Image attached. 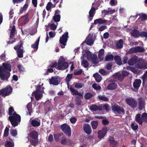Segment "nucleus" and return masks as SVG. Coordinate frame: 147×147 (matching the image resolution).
I'll return each mask as SVG.
<instances>
[{
	"label": "nucleus",
	"mask_w": 147,
	"mask_h": 147,
	"mask_svg": "<svg viewBox=\"0 0 147 147\" xmlns=\"http://www.w3.org/2000/svg\"><path fill=\"white\" fill-rule=\"evenodd\" d=\"M83 129L84 132L87 134H89L91 133V129L90 125L87 124H84Z\"/></svg>",
	"instance_id": "obj_24"
},
{
	"label": "nucleus",
	"mask_w": 147,
	"mask_h": 147,
	"mask_svg": "<svg viewBox=\"0 0 147 147\" xmlns=\"http://www.w3.org/2000/svg\"><path fill=\"white\" fill-rule=\"evenodd\" d=\"M142 120L143 122L147 123V113H144L142 114L141 115Z\"/></svg>",
	"instance_id": "obj_41"
},
{
	"label": "nucleus",
	"mask_w": 147,
	"mask_h": 147,
	"mask_svg": "<svg viewBox=\"0 0 147 147\" xmlns=\"http://www.w3.org/2000/svg\"><path fill=\"white\" fill-rule=\"evenodd\" d=\"M114 59L115 61L117 62V63L119 65H121L122 64L121 59L118 56H116L115 57Z\"/></svg>",
	"instance_id": "obj_38"
},
{
	"label": "nucleus",
	"mask_w": 147,
	"mask_h": 147,
	"mask_svg": "<svg viewBox=\"0 0 147 147\" xmlns=\"http://www.w3.org/2000/svg\"><path fill=\"white\" fill-rule=\"evenodd\" d=\"M141 83V81L140 79L136 80L133 84L134 87L137 89H138L140 87Z\"/></svg>",
	"instance_id": "obj_29"
},
{
	"label": "nucleus",
	"mask_w": 147,
	"mask_h": 147,
	"mask_svg": "<svg viewBox=\"0 0 147 147\" xmlns=\"http://www.w3.org/2000/svg\"><path fill=\"white\" fill-rule=\"evenodd\" d=\"M112 110L115 113H117L119 114H124L125 113L124 110L120 107L116 105L112 106Z\"/></svg>",
	"instance_id": "obj_13"
},
{
	"label": "nucleus",
	"mask_w": 147,
	"mask_h": 147,
	"mask_svg": "<svg viewBox=\"0 0 147 147\" xmlns=\"http://www.w3.org/2000/svg\"><path fill=\"white\" fill-rule=\"evenodd\" d=\"M16 30L15 26H13L12 27H10V40L9 42V44H12L13 42H15V41H13V37L14 35V34Z\"/></svg>",
	"instance_id": "obj_19"
},
{
	"label": "nucleus",
	"mask_w": 147,
	"mask_h": 147,
	"mask_svg": "<svg viewBox=\"0 0 147 147\" xmlns=\"http://www.w3.org/2000/svg\"><path fill=\"white\" fill-rule=\"evenodd\" d=\"M11 70V66L10 64L3 63L0 67V79L2 80H7L9 78Z\"/></svg>",
	"instance_id": "obj_2"
},
{
	"label": "nucleus",
	"mask_w": 147,
	"mask_h": 147,
	"mask_svg": "<svg viewBox=\"0 0 147 147\" xmlns=\"http://www.w3.org/2000/svg\"><path fill=\"white\" fill-rule=\"evenodd\" d=\"M140 18L136 21L137 23L139 24L141 23V21H143L147 19V15L144 13H141L139 15Z\"/></svg>",
	"instance_id": "obj_21"
},
{
	"label": "nucleus",
	"mask_w": 147,
	"mask_h": 147,
	"mask_svg": "<svg viewBox=\"0 0 147 147\" xmlns=\"http://www.w3.org/2000/svg\"><path fill=\"white\" fill-rule=\"evenodd\" d=\"M50 26L51 28L53 30L57 28V26L53 24H50Z\"/></svg>",
	"instance_id": "obj_63"
},
{
	"label": "nucleus",
	"mask_w": 147,
	"mask_h": 147,
	"mask_svg": "<svg viewBox=\"0 0 147 147\" xmlns=\"http://www.w3.org/2000/svg\"><path fill=\"white\" fill-rule=\"evenodd\" d=\"M72 74H68L66 77L65 81L67 82L68 88L70 90L73 94L78 95L82 97V94H81L79 93L78 91L72 88L71 86H69L68 82L71 80V79L72 78Z\"/></svg>",
	"instance_id": "obj_6"
},
{
	"label": "nucleus",
	"mask_w": 147,
	"mask_h": 147,
	"mask_svg": "<svg viewBox=\"0 0 147 147\" xmlns=\"http://www.w3.org/2000/svg\"><path fill=\"white\" fill-rule=\"evenodd\" d=\"M55 5H53L52 3L51 2H49L46 6V8L47 10L49 11L51 10L52 7H54Z\"/></svg>",
	"instance_id": "obj_42"
},
{
	"label": "nucleus",
	"mask_w": 147,
	"mask_h": 147,
	"mask_svg": "<svg viewBox=\"0 0 147 147\" xmlns=\"http://www.w3.org/2000/svg\"><path fill=\"white\" fill-rule=\"evenodd\" d=\"M144 102L143 101L140 102L139 103V108L140 109L142 110L144 107Z\"/></svg>",
	"instance_id": "obj_53"
},
{
	"label": "nucleus",
	"mask_w": 147,
	"mask_h": 147,
	"mask_svg": "<svg viewBox=\"0 0 147 147\" xmlns=\"http://www.w3.org/2000/svg\"><path fill=\"white\" fill-rule=\"evenodd\" d=\"M128 75L127 72L123 71L122 72V75L119 73H117L114 75L116 78H117L120 81L122 80L123 78V76H126Z\"/></svg>",
	"instance_id": "obj_16"
},
{
	"label": "nucleus",
	"mask_w": 147,
	"mask_h": 147,
	"mask_svg": "<svg viewBox=\"0 0 147 147\" xmlns=\"http://www.w3.org/2000/svg\"><path fill=\"white\" fill-rule=\"evenodd\" d=\"M68 66V64L65 62L64 59L61 57L57 64V69L63 70L66 69Z\"/></svg>",
	"instance_id": "obj_8"
},
{
	"label": "nucleus",
	"mask_w": 147,
	"mask_h": 147,
	"mask_svg": "<svg viewBox=\"0 0 147 147\" xmlns=\"http://www.w3.org/2000/svg\"><path fill=\"white\" fill-rule=\"evenodd\" d=\"M128 70H129L134 73H136L137 72L136 69L134 67H131L128 66L127 67Z\"/></svg>",
	"instance_id": "obj_49"
},
{
	"label": "nucleus",
	"mask_w": 147,
	"mask_h": 147,
	"mask_svg": "<svg viewBox=\"0 0 147 147\" xmlns=\"http://www.w3.org/2000/svg\"><path fill=\"white\" fill-rule=\"evenodd\" d=\"M131 127L133 130H136L138 129V126L137 124L133 122L131 124Z\"/></svg>",
	"instance_id": "obj_50"
},
{
	"label": "nucleus",
	"mask_w": 147,
	"mask_h": 147,
	"mask_svg": "<svg viewBox=\"0 0 147 147\" xmlns=\"http://www.w3.org/2000/svg\"><path fill=\"white\" fill-rule=\"evenodd\" d=\"M14 112L13 108L11 107L9 109V115H11L9 117V119L10 121L11 125L14 127L17 126L18 125V122H20L21 117L19 115Z\"/></svg>",
	"instance_id": "obj_3"
},
{
	"label": "nucleus",
	"mask_w": 147,
	"mask_h": 147,
	"mask_svg": "<svg viewBox=\"0 0 147 147\" xmlns=\"http://www.w3.org/2000/svg\"><path fill=\"white\" fill-rule=\"evenodd\" d=\"M142 79H143V83L144 82H145L147 80V71L144 75L142 77Z\"/></svg>",
	"instance_id": "obj_59"
},
{
	"label": "nucleus",
	"mask_w": 147,
	"mask_h": 147,
	"mask_svg": "<svg viewBox=\"0 0 147 147\" xmlns=\"http://www.w3.org/2000/svg\"><path fill=\"white\" fill-rule=\"evenodd\" d=\"M90 109L91 111H94L98 110L101 111L102 108L100 106L98 107L96 105H94L90 107Z\"/></svg>",
	"instance_id": "obj_33"
},
{
	"label": "nucleus",
	"mask_w": 147,
	"mask_h": 147,
	"mask_svg": "<svg viewBox=\"0 0 147 147\" xmlns=\"http://www.w3.org/2000/svg\"><path fill=\"white\" fill-rule=\"evenodd\" d=\"M61 128L67 136H69L71 135V130L69 126L64 124L61 126Z\"/></svg>",
	"instance_id": "obj_10"
},
{
	"label": "nucleus",
	"mask_w": 147,
	"mask_h": 147,
	"mask_svg": "<svg viewBox=\"0 0 147 147\" xmlns=\"http://www.w3.org/2000/svg\"><path fill=\"white\" fill-rule=\"evenodd\" d=\"M9 134V128L6 127L4 131V136L7 137L8 136Z\"/></svg>",
	"instance_id": "obj_55"
},
{
	"label": "nucleus",
	"mask_w": 147,
	"mask_h": 147,
	"mask_svg": "<svg viewBox=\"0 0 147 147\" xmlns=\"http://www.w3.org/2000/svg\"><path fill=\"white\" fill-rule=\"evenodd\" d=\"M107 128L104 127L102 128L101 130L98 131V137L101 139L103 138L107 132Z\"/></svg>",
	"instance_id": "obj_18"
},
{
	"label": "nucleus",
	"mask_w": 147,
	"mask_h": 147,
	"mask_svg": "<svg viewBox=\"0 0 147 147\" xmlns=\"http://www.w3.org/2000/svg\"><path fill=\"white\" fill-rule=\"evenodd\" d=\"M123 43L121 40H120L116 43V46L118 48H121L123 47Z\"/></svg>",
	"instance_id": "obj_40"
},
{
	"label": "nucleus",
	"mask_w": 147,
	"mask_h": 147,
	"mask_svg": "<svg viewBox=\"0 0 147 147\" xmlns=\"http://www.w3.org/2000/svg\"><path fill=\"white\" fill-rule=\"evenodd\" d=\"M74 87L77 88H82L84 85V84L82 83H74Z\"/></svg>",
	"instance_id": "obj_43"
},
{
	"label": "nucleus",
	"mask_w": 147,
	"mask_h": 147,
	"mask_svg": "<svg viewBox=\"0 0 147 147\" xmlns=\"http://www.w3.org/2000/svg\"><path fill=\"white\" fill-rule=\"evenodd\" d=\"M61 143L63 144L69 145L71 144L70 140H67L65 137H63L61 141Z\"/></svg>",
	"instance_id": "obj_34"
},
{
	"label": "nucleus",
	"mask_w": 147,
	"mask_h": 147,
	"mask_svg": "<svg viewBox=\"0 0 147 147\" xmlns=\"http://www.w3.org/2000/svg\"><path fill=\"white\" fill-rule=\"evenodd\" d=\"M104 53V50L102 49L100 50L98 53V57L100 61H102L103 59V56Z\"/></svg>",
	"instance_id": "obj_32"
},
{
	"label": "nucleus",
	"mask_w": 147,
	"mask_h": 147,
	"mask_svg": "<svg viewBox=\"0 0 147 147\" xmlns=\"http://www.w3.org/2000/svg\"><path fill=\"white\" fill-rule=\"evenodd\" d=\"M82 72L81 69H78L74 72V74L75 75H79L81 74Z\"/></svg>",
	"instance_id": "obj_57"
},
{
	"label": "nucleus",
	"mask_w": 147,
	"mask_h": 147,
	"mask_svg": "<svg viewBox=\"0 0 147 147\" xmlns=\"http://www.w3.org/2000/svg\"><path fill=\"white\" fill-rule=\"evenodd\" d=\"M96 9L94 7H92L89 12V22L91 21L94 15Z\"/></svg>",
	"instance_id": "obj_30"
},
{
	"label": "nucleus",
	"mask_w": 147,
	"mask_h": 147,
	"mask_svg": "<svg viewBox=\"0 0 147 147\" xmlns=\"http://www.w3.org/2000/svg\"><path fill=\"white\" fill-rule=\"evenodd\" d=\"M125 101L128 105L133 108H135L137 106V102L133 98H127Z\"/></svg>",
	"instance_id": "obj_15"
},
{
	"label": "nucleus",
	"mask_w": 147,
	"mask_h": 147,
	"mask_svg": "<svg viewBox=\"0 0 147 147\" xmlns=\"http://www.w3.org/2000/svg\"><path fill=\"white\" fill-rule=\"evenodd\" d=\"M115 10L114 9H111L110 10H104L102 11V17H104L106 15H109L113 14L115 12Z\"/></svg>",
	"instance_id": "obj_25"
},
{
	"label": "nucleus",
	"mask_w": 147,
	"mask_h": 147,
	"mask_svg": "<svg viewBox=\"0 0 147 147\" xmlns=\"http://www.w3.org/2000/svg\"><path fill=\"white\" fill-rule=\"evenodd\" d=\"M135 120L136 122L140 125H142L143 122L142 117L140 114L136 115L135 117Z\"/></svg>",
	"instance_id": "obj_31"
},
{
	"label": "nucleus",
	"mask_w": 147,
	"mask_h": 147,
	"mask_svg": "<svg viewBox=\"0 0 147 147\" xmlns=\"http://www.w3.org/2000/svg\"><path fill=\"white\" fill-rule=\"evenodd\" d=\"M91 124L93 129H95L96 128L98 125V121H93L91 122Z\"/></svg>",
	"instance_id": "obj_45"
},
{
	"label": "nucleus",
	"mask_w": 147,
	"mask_h": 147,
	"mask_svg": "<svg viewBox=\"0 0 147 147\" xmlns=\"http://www.w3.org/2000/svg\"><path fill=\"white\" fill-rule=\"evenodd\" d=\"M12 91V89L11 87L10 86H8L0 90V95L5 96L9 95Z\"/></svg>",
	"instance_id": "obj_9"
},
{
	"label": "nucleus",
	"mask_w": 147,
	"mask_h": 147,
	"mask_svg": "<svg viewBox=\"0 0 147 147\" xmlns=\"http://www.w3.org/2000/svg\"><path fill=\"white\" fill-rule=\"evenodd\" d=\"M113 56L111 54L107 55L105 57L106 61H111L113 60Z\"/></svg>",
	"instance_id": "obj_44"
},
{
	"label": "nucleus",
	"mask_w": 147,
	"mask_h": 147,
	"mask_svg": "<svg viewBox=\"0 0 147 147\" xmlns=\"http://www.w3.org/2000/svg\"><path fill=\"white\" fill-rule=\"evenodd\" d=\"M117 87V84L114 82H112L108 86L107 88L109 90H113L116 88Z\"/></svg>",
	"instance_id": "obj_35"
},
{
	"label": "nucleus",
	"mask_w": 147,
	"mask_h": 147,
	"mask_svg": "<svg viewBox=\"0 0 147 147\" xmlns=\"http://www.w3.org/2000/svg\"><path fill=\"white\" fill-rule=\"evenodd\" d=\"M109 141L110 142L112 146H113L116 145L117 144V142L115 141L113 139V138L111 137L109 139Z\"/></svg>",
	"instance_id": "obj_47"
},
{
	"label": "nucleus",
	"mask_w": 147,
	"mask_h": 147,
	"mask_svg": "<svg viewBox=\"0 0 147 147\" xmlns=\"http://www.w3.org/2000/svg\"><path fill=\"white\" fill-rule=\"evenodd\" d=\"M14 144L12 141H7L5 144V147H14Z\"/></svg>",
	"instance_id": "obj_37"
},
{
	"label": "nucleus",
	"mask_w": 147,
	"mask_h": 147,
	"mask_svg": "<svg viewBox=\"0 0 147 147\" xmlns=\"http://www.w3.org/2000/svg\"><path fill=\"white\" fill-rule=\"evenodd\" d=\"M112 65V63H109L107 64L106 68L110 70L111 69Z\"/></svg>",
	"instance_id": "obj_64"
},
{
	"label": "nucleus",
	"mask_w": 147,
	"mask_h": 147,
	"mask_svg": "<svg viewBox=\"0 0 147 147\" xmlns=\"http://www.w3.org/2000/svg\"><path fill=\"white\" fill-rule=\"evenodd\" d=\"M70 120L71 123H74L76 121L77 119L76 117H72L70 118Z\"/></svg>",
	"instance_id": "obj_60"
},
{
	"label": "nucleus",
	"mask_w": 147,
	"mask_h": 147,
	"mask_svg": "<svg viewBox=\"0 0 147 147\" xmlns=\"http://www.w3.org/2000/svg\"><path fill=\"white\" fill-rule=\"evenodd\" d=\"M28 6V4H25L23 7L21 8V9L20 10V12H22L23 11L25 10L27 8Z\"/></svg>",
	"instance_id": "obj_58"
},
{
	"label": "nucleus",
	"mask_w": 147,
	"mask_h": 147,
	"mask_svg": "<svg viewBox=\"0 0 147 147\" xmlns=\"http://www.w3.org/2000/svg\"><path fill=\"white\" fill-rule=\"evenodd\" d=\"M136 63V67L140 69H146L147 68V63L142 58L138 59L137 57L132 56L128 61V64L130 65H132Z\"/></svg>",
	"instance_id": "obj_1"
},
{
	"label": "nucleus",
	"mask_w": 147,
	"mask_h": 147,
	"mask_svg": "<svg viewBox=\"0 0 147 147\" xmlns=\"http://www.w3.org/2000/svg\"><path fill=\"white\" fill-rule=\"evenodd\" d=\"M85 57L88 60H90L94 64H96L98 63L97 56L94 54L92 55L90 52L88 50L83 52V56L81 57V59H83Z\"/></svg>",
	"instance_id": "obj_4"
},
{
	"label": "nucleus",
	"mask_w": 147,
	"mask_h": 147,
	"mask_svg": "<svg viewBox=\"0 0 147 147\" xmlns=\"http://www.w3.org/2000/svg\"><path fill=\"white\" fill-rule=\"evenodd\" d=\"M44 92L43 88L40 86H38L36 87V90L33 92L32 94V96L31 97L32 100L34 99V97L37 101L41 99L43 96V93Z\"/></svg>",
	"instance_id": "obj_5"
},
{
	"label": "nucleus",
	"mask_w": 147,
	"mask_h": 147,
	"mask_svg": "<svg viewBox=\"0 0 147 147\" xmlns=\"http://www.w3.org/2000/svg\"><path fill=\"white\" fill-rule=\"evenodd\" d=\"M50 84L54 85H57L59 84L57 80V77H53L49 80Z\"/></svg>",
	"instance_id": "obj_26"
},
{
	"label": "nucleus",
	"mask_w": 147,
	"mask_h": 147,
	"mask_svg": "<svg viewBox=\"0 0 147 147\" xmlns=\"http://www.w3.org/2000/svg\"><path fill=\"white\" fill-rule=\"evenodd\" d=\"M10 134L12 136H15L17 135V131L16 130H12L10 131Z\"/></svg>",
	"instance_id": "obj_54"
},
{
	"label": "nucleus",
	"mask_w": 147,
	"mask_h": 147,
	"mask_svg": "<svg viewBox=\"0 0 147 147\" xmlns=\"http://www.w3.org/2000/svg\"><path fill=\"white\" fill-rule=\"evenodd\" d=\"M98 98L100 99L105 101H108L109 100L108 98L105 96L99 95L98 96Z\"/></svg>",
	"instance_id": "obj_46"
},
{
	"label": "nucleus",
	"mask_w": 147,
	"mask_h": 147,
	"mask_svg": "<svg viewBox=\"0 0 147 147\" xmlns=\"http://www.w3.org/2000/svg\"><path fill=\"white\" fill-rule=\"evenodd\" d=\"M110 4L111 5H116L117 3V1H115V0H111L110 2Z\"/></svg>",
	"instance_id": "obj_62"
},
{
	"label": "nucleus",
	"mask_w": 147,
	"mask_h": 147,
	"mask_svg": "<svg viewBox=\"0 0 147 147\" xmlns=\"http://www.w3.org/2000/svg\"><path fill=\"white\" fill-rule=\"evenodd\" d=\"M142 37L147 38V32H142L140 34V35Z\"/></svg>",
	"instance_id": "obj_56"
},
{
	"label": "nucleus",
	"mask_w": 147,
	"mask_h": 147,
	"mask_svg": "<svg viewBox=\"0 0 147 147\" xmlns=\"http://www.w3.org/2000/svg\"><path fill=\"white\" fill-rule=\"evenodd\" d=\"M108 21L106 20H102L101 18L97 19L94 20V23L92 24V25L91 26L90 29L92 28V25L94 24H105L107 23H108Z\"/></svg>",
	"instance_id": "obj_17"
},
{
	"label": "nucleus",
	"mask_w": 147,
	"mask_h": 147,
	"mask_svg": "<svg viewBox=\"0 0 147 147\" xmlns=\"http://www.w3.org/2000/svg\"><path fill=\"white\" fill-rule=\"evenodd\" d=\"M144 49L142 47L138 46L136 47L130 49V53H133L136 52H142L144 51Z\"/></svg>",
	"instance_id": "obj_23"
},
{
	"label": "nucleus",
	"mask_w": 147,
	"mask_h": 147,
	"mask_svg": "<svg viewBox=\"0 0 147 147\" xmlns=\"http://www.w3.org/2000/svg\"><path fill=\"white\" fill-rule=\"evenodd\" d=\"M92 87L94 89L97 90H99L101 88L100 86L96 84H94L92 85Z\"/></svg>",
	"instance_id": "obj_48"
},
{
	"label": "nucleus",
	"mask_w": 147,
	"mask_h": 147,
	"mask_svg": "<svg viewBox=\"0 0 147 147\" xmlns=\"http://www.w3.org/2000/svg\"><path fill=\"white\" fill-rule=\"evenodd\" d=\"M68 32H66L60 38V43L63 45V46H61L62 48H64L65 46L66 45V42L68 37Z\"/></svg>",
	"instance_id": "obj_12"
},
{
	"label": "nucleus",
	"mask_w": 147,
	"mask_h": 147,
	"mask_svg": "<svg viewBox=\"0 0 147 147\" xmlns=\"http://www.w3.org/2000/svg\"><path fill=\"white\" fill-rule=\"evenodd\" d=\"M38 136V133L34 131L31 132L28 135V140H30V142L34 145H36L38 142L37 140Z\"/></svg>",
	"instance_id": "obj_7"
},
{
	"label": "nucleus",
	"mask_w": 147,
	"mask_h": 147,
	"mask_svg": "<svg viewBox=\"0 0 147 147\" xmlns=\"http://www.w3.org/2000/svg\"><path fill=\"white\" fill-rule=\"evenodd\" d=\"M137 27L133 28L131 33V35L135 38L138 37L140 35L139 31L137 30Z\"/></svg>",
	"instance_id": "obj_28"
},
{
	"label": "nucleus",
	"mask_w": 147,
	"mask_h": 147,
	"mask_svg": "<svg viewBox=\"0 0 147 147\" xmlns=\"http://www.w3.org/2000/svg\"><path fill=\"white\" fill-rule=\"evenodd\" d=\"M82 65L84 67L86 68L87 67L88 65V62L86 60H82Z\"/></svg>",
	"instance_id": "obj_51"
},
{
	"label": "nucleus",
	"mask_w": 147,
	"mask_h": 147,
	"mask_svg": "<svg viewBox=\"0 0 147 147\" xmlns=\"http://www.w3.org/2000/svg\"><path fill=\"white\" fill-rule=\"evenodd\" d=\"M60 136L61 135L59 134H57L54 135V138L56 141H57L59 140V138Z\"/></svg>",
	"instance_id": "obj_61"
},
{
	"label": "nucleus",
	"mask_w": 147,
	"mask_h": 147,
	"mask_svg": "<svg viewBox=\"0 0 147 147\" xmlns=\"http://www.w3.org/2000/svg\"><path fill=\"white\" fill-rule=\"evenodd\" d=\"M93 76L97 82H100L101 81L102 79L101 76L98 73L94 74L93 75Z\"/></svg>",
	"instance_id": "obj_36"
},
{
	"label": "nucleus",
	"mask_w": 147,
	"mask_h": 147,
	"mask_svg": "<svg viewBox=\"0 0 147 147\" xmlns=\"http://www.w3.org/2000/svg\"><path fill=\"white\" fill-rule=\"evenodd\" d=\"M60 12V11L58 10H57L55 11V16L53 18V20L55 22H58L60 20V16L59 14H58Z\"/></svg>",
	"instance_id": "obj_27"
},
{
	"label": "nucleus",
	"mask_w": 147,
	"mask_h": 147,
	"mask_svg": "<svg viewBox=\"0 0 147 147\" xmlns=\"http://www.w3.org/2000/svg\"><path fill=\"white\" fill-rule=\"evenodd\" d=\"M30 122L32 125L34 127L39 126H40V120L36 119L30 120Z\"/></svg>",
	"instance_id": "obj_20"
},
{
	"label": "nucleus",
	"mask_w": 147,
	"mask_h": 147,
	"mask_svg": "<svg viewBox=\"0 0 147 147\" xmlns=\"http://www.w3.org/2000/svg\"><path fill=\"white\" fill-rule=\"evenodd\" d=\"M94 41V40L92 35L89 34L86 40V44L88 45H91L93 44Z\"/></svg>",
	"instance_id": "obj_22"
},
{
	"label": "nucleus",
	"mask_w": 147,
	"mask_h": 147,
	"mask_svg": "<svg viewBox=\"0 0 147 147\" xmlns=\"http://www.w3.org/2000/svg\"><path fill=\"white\" fill-rule=\"evenodd\" d=\"M39 40L40 37H39L36 40V41L35 42L34 44L32 45L31 46L34 49H35L36 50H37Z\"/></svg>",
	"instance_id": "obj_39"
},
{
	"label": "nucleus",
	"mask_w": 147,
	"mask_h": 147,
	"mask_svg": "<svg viewBox=\"0 0 147 147\" xmlns=\"http://www.w3.org/2000/svg\"><path fill=\"white\" fill-rule=\"evenodd\" d=\"M92 96V95L90 93H86L85 96L84 97L86 99H89Z\"/></svg>",
	"instance_id": "obj_52"
},
{
	"label": "nucleus",
	"mask_w": 147,
	"mask_h": 147,
	"mask_svg": "<svg viewBox=\"0 0 147 147\" xmlns=\"http://www.w3.org/2000/svg\"><path fill=\"white\" fill-rule=\"evenodd\" d=\"M22 46L21 45H18L14 47V49L16 50L18 56L20 58H22L23 57V54L24 51L22 48Z\"/></svg>",
	"instance_id": "obj_14"
},
{
	"label": "nucleus",
	"mask_w": 147,
	"mask_h": 147,
	"mask_svg": "<svg viewBox=\"0 0 147 147\" xmlns=\"http://www.w3.org/2000/svg\"><path fill=\"white\" fill-rule=\"evenodd\" d=\"M29 19V14L28 13L20 18L18 20V23L21 25H24L27 23Z\"/></svg>",
	"instance_id": "obj_11"
}]
</instances>
